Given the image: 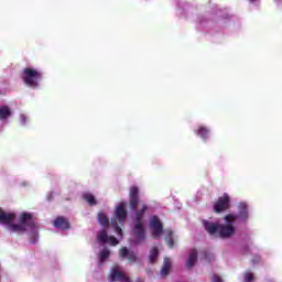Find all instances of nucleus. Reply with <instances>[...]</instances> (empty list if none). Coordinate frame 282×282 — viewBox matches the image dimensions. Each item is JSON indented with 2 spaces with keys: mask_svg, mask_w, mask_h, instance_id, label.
<instances>
[{
  "mask_svg": "<svg viewBox=\"0 0 282 282\" xmlns=\"http://www.w3.org/2000/svg\"><path fill=\"white\" fill-rule=\"evenodd\" d=\"M97 217H98V221H99L100 226H102V228L109 227V217H107L105 213H99L97 215Z\"/></svg>",
  "mask_w": 282,
  "mask_h": 282,
  "instance_id": "obj_18",
  "label": "nucleus"
},
{
  "mask_svg": "<svg viewBox=\"0 0 282 282\" xmlns=\"http://www.w3.org/2000/svg\"><path fill=\"white\" fill-rule=\"evenodd\" d=\"M196 135H199L202 140L205 142L208 140V134L210 133V130L204 126H199L197 130H195Z\"/></svg>",
  "mask_w": 282,
  "mask_h": 282,
  "instance_id": "obj_14",
  "label": "nucleus"
},
{
  "mask_svg": "<svg viewBox=\"0 0 282 282\" xmlns=\"http://www.w3.org/2000/svg\"><path fill=\"white\" fill-rule=\"evenodd\" d=\"M158 257H160V250L158 249V247H153L150 250V256H149L150 263H156L158 262Z\"/></svg>",
  "mask_w": 282,
  "mask_h": 282,
  "instance_id": "obj_17",
  "label": "nucleus"
},
{
  "mask_svg": "<svg viewBox=\"0 0 282 282\" xmlns=\"http://www.w3.org/2000/svg\"><path fill=\"white\" fill-rule=\"evenodd\" d=\"M12 116V110L8 106H0V120H6Z\"/></svg>",
  "mask_w": 282,
  "mask_h": 282,
  "instance_id": "obj_16",
  "label": "nucleus"
},
{
  "mask_svg": "<svg viewBox=\"0 0 282 282\" xmlns=\"http://www.w3.org/2000/svg\"><path fill=\"white\" fill-rule=\"evenodd\" d=\"M41 78H43V73L36 68L26 67L23 69L22 80L26 87H30L31 89H39V82Z\"/></svg>",
  "mask_w": 282,
  "mask_h": 282,
  "instance_id": "obj_4",
  "label": "nucleus"
},
{
  "mask_svg": "<svg viewBox=\"0 0 282 282\" xmlns=\"http://www.w3.org/2000/svg\"><path fill=\"white\" fill-rule=\"evenodd\" d=\"M212 282H224V279H221L218 274H214L212 276Z\"/></svg>",
  "mask_w": 282,
  "mask_h": 282,
  "instance_id": "obj_24",
  "label": "nucleus"
},
{
  "mask_svg": "<svg viewBox=\"0 0 282 282\" xmlns=\"http://www.w3.org/2000/svg\"><path fill=\"white\" fill-rule=\"evenodd\" d=\"M14 219H17V214H8L0 208V224L7 226L6 228L9 232H25V230H28L25 226H28V228H34V218L30 213H22L19 216L20 224H12Z\"/></svg>",
  "mask_w": 282,
  "mask_h": 282,
  "instance_id": "obj_3",
  "label": "nucleus"
},
{
  "mask_svg": "<svg viewBox=\"0 0 282 282\" xmlns=\"http://www.w3.org/2000/svg\"><path fill=\"white\" fill-rule=\"evenodd\" d=\"M248 252H250V247L246 246L243 248V254H248Z\"/></svg>",
  "mask_w": 282,
  "mask_h": 282,
  "instance_id": "obj_25",
  "label": "nucleus"
},
{
  "mask_svg": "<svg viewBox=\"0 0 282 282\" xmlns=\"http://www.w3.org/2000/svg\"><path fill=\"white\" fill-rule=\"evenodd\" d=\"M195 263H197V249H192L186 262V268L191 269L195 265Z\"/></svg>",
  "mask_w": 282,
  "mask_h": 282,
  "instance_id": "obj_13",
  "label": "nucleus"
},
{
  "mask_svg": "<svg viewBox=\"0 0 282 282\" xmlns=\"http://www.w3.org/2000/svg\"><path fill=\"white\" fill-rule=\"evenodd\" d=\"M109 281L110 282H132L131 279L129 276H127V274H124V272H122V270L118 269V268H112L110 271V276H109Z\"/></svg>",
  "mask_w": 282,
  "mask_h": 282,
  "instance_id": "obj_7",
  "label": "nucleus"
},
{
  "mask_svg": "<svg viewBox=\"0 0 282 282\" xmlns=\"http://www.w3.org/2000/svg\"><path fill=\"white\" fill-rule=\"evenodd\" d=\"M230 208V196L228 194H224L218 197L217 202L214 204V213H225Z\"/></svg>",
  "mask_w": 282,
  "mask_h": 282,
  "instance_id": "obj_5",
  "label": "nucleus"
},
{
  "mask_svg": "<svg viewBox=\"0 0 282 282\" xmlns=\"http://www.w3.org/2000/svg\"><path fill=\"white\" fill-rule=\"evenodd\" d=\"M110 254H111V252L109 251V249H104L100 252V261H105V259H109Z\"/></svg>",
  "mask_w": 282,
  "mask_h": 282,
  "instance_id": "obj_21",
  "label": "nucleus"
},
{
  "mask_svg": "<svg viewBox=\"0 0 282 282\" xmlns=\"http://www.w3.org/2000/svg\"><path fill=\"white\" fill-rule=\"evenodd\" d=\"M171 268H173L171 259L164 258L163 267L161 268L160 271L161 276H169L171 274Z\"/></svg>",
  "mask_w": 282,
  "mask_h": 282,
  "instance_id": "obj_12",
  "label": "nucleus"
},
{
  "mask_svg": "<svg viewBox=\"0 0 282 282\" xmlns=\"http://www.w3.org/2000/svg\"><path fill=\"white\" fill-rule=\"evenodd\" d=\"M82 197L84 202H87L88 206H96L98 204L96 196L91 193H84Z\"/></svg>",
  "mask_w": 282,
  "mask_h": 282,
  "instance_id": "obj_15",
  "label": "nucleus"
},
{
  "mask_svg": "<svg viewBox=\"0 0 282 282\" xmlns=\"http://www.w3.org/2000/svg\"><path fill=\"white\" fill-rule=\"evenodd\" d=\"M53 226L59 230H69L70 228L69 220L64 216H57L53 221Z\"/></svg>",
  "mask_w": 282,
  "mask_h": 282,
  "instance_id": "obj_10",
  "label": "nucleus"
},
{
  "mask_svg": "<svg viewBox=\"0 0 282 282\" xmlns=\"http://www.w3.org/2000/svg\"><path fill=\"white\" fill-rule=\"evenodd\" d=\"M97 240L100 241V243H110V246H118L119 243L116 237L107 235L106 227L99 231Z\"/></svg>",
  "mask_w": 282,
  "mask_h": 282,
  "instance_id": "obj_8",
  "label": "nucleus"
},
{
  "mask_svg": "<svg viewBox=\"0 0 282 282\" xmlns=\"http://www.w3.org/2000/svg\"><path fill=\"white\" fill-rule=\"evenodd\" d=\"M254 281V274L250 271L245 273V282H252Z\"/></svg>",
  "mask_w": 282,
  "mask_h": 282,
  "instance_id": "obj_22",
  "label": "nucleus"
},
{
  "mask_svg": "<svg viewBox=\"0 0 282 282\" xmlns=\"http://www.w3.org/2000/svg\"><path fill=\"white\" fill-rule=\"evenodd\" d=\"M115 215L118 218L119 221H124V219H127V203H120L115 210Z\"/></svg>",
  "mask_w": 282,
  "mask_h": 282,
  "instance_id": "obj_11",
  "label": "nucleus"
},
{
  "mask_svg": "<svg viewBox=\"0 0 282 282\" xmlns=\"http://www.w3.org/2000/svg\"><path fill=\"white\" fill-rule=\"evenodd\" d=\"M165 241H166L169 248H174L175 241L173 240V230H171V229L166 230Z\"/></svg>",
  "mask_w": 282,
  "mask_h": 282,
  "instance_id": "obj_19",
  "label": "nucleus"
},
{
  "mask_svg": "<svg viewBox=\"0 0 282 282\" xmlns=\"http://www.w3.org/2000/svg\"><path fill=\"white\" fill-rule=\"evenodd\" d=\"M204 259H206V261H212L215 259V256H213L212 253H208V251H205Z\"/></svg>",
  "mask_w": 282,
  "mask_h": 282,
  "instance_id": "obj_23",
  "label": "nucleus"
},
{
  "mask_svg": "<svg viewBox=\"0 0 282 282\" xmlns=\"http://www.w3.org/2000/svg\"><path fill=\"white\" fill-rule=\"evenodd\" d=\"M150 228L152 230V237L154 239H158L162 232H164V226L162 225V221H160V218L158 216H153L150 220Z\"/></svg>",
  "mask_w": 282,
  "mask_h": 282,
  "instance_id": "obj_6",
  "label": "nucleus"
},
{
  "mask_svg": "<svg viewBox=\"0 0 282 282\" xmlns=\"http://www.w3.org/2000/svg\"><path fill=\"white\" fill-rule=\"evenodd\" d=\"M226 224H217L203 220V226L208 235H218L220 239H230L235 235V225L237 221H248V205L240 203L238 214H227L224 217Z\"/></svg>",
  "mask_w": 282,
  "mask_h": 282,
  "instance_id": "obj_1",
  "label": "nucleus"
},
{
  "mask_svg": "<svg viewBox=\"0 0 282 282\" xmlns=\"http://www.w3.org/2000/svg\"><path fill=\"white\" fill-rule=\"evenodd\" d=\"M110 224L112 228L115 229V232L119 236L122 237V228L118 225V220L116 218H111Z\"/></svg>",
  "mask_w": 282,
  "mask_h": 282,
  "instance_id": "obj_20",
  "label": "nucleus"
},
{
  "mask_svg": "<svg viewBox=\"0 0 282 282\" xmlns=\"http://www.w3.org/2000/svg\"><path fill=\"white\" fill-rule=\"evenodd\" d=\"M251 1V3H254V1H257V0H250Z\"/></svg>",
  "mask_w": 282,
  "mask_h": 282,
  "instance_id": "obj_27",
  "label": "nucleus"
},
{
  "mask_svg": "<svg viewBox=\"0 0 282 282\" xmlns=\"http://www.w3.org/2000/svg\"><path fill=\"white\" fill-rule=\"evenodd\" d=\"M129 199L130 210L134 213V219L137 221L132 229L134 237L138 241H144L147 236L142 219H144V215L147 210H149V206L144 202L140 200V188L138 186L130 187Z\"/></svg>",
  "mask_w": 282,
  "mask_h": 282,
  "instance_id": "obj_2",
  "label": "nucleus"
},
{
  "mask_svg": "<svg viewBox=\"0 0 282 282\" xmlns=\"http://www.w3.org/2000/svg\"><path fill=\"white\" fill-rule=\"evenodd\" d=\"M119 257L120 259H128L129 263H135V261H138L135 252L129 251L127 247L120 249Z\"/></svg>",
  "mask_w": 282,
  "mask_h": 282,
  "instance_id": "obj_9",
  "label": "nucleus"
},
{
  "mask_svg": "<svg viewBox=\"0 0 282 282\" xmlns=\"http://www.w3.org/2000/svg\"><path fill=\"white\" fill-rule=\"evenodd\" d=\"M22 122H25V116H21Z\"/></svg>",
  "mask_w": 282,
  "mask_h": 282,
  "instance_id": "obj_26",
  "label": "nucleus"
}]
</instances>
